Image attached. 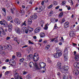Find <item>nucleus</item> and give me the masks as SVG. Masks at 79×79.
<instances>
[{
	"label": "nucleus",
	"instance_id": "f257e3e1",
	"mask_svg": "<svg viewBox=\"0 0 79 79\" xmlns=\"http://www.w3.org/2000/svg\"><path fill=\"white\" fill-rule=\"evenodd\" d=\"M63 52L61 50H58L56 51V53L54 54V56L55 58H60L62 56Z\"/></svg>",
	"mask_w": 79,
	"mask_h": 79
},
{
	"label": "nucleus",
	"instance_id": "f03ea898",
	"mask_svg": "<svg viewBox=\"0 0 79 79\" xmlns=\"http://www.w3.org/2000/svg\"><path fill=\"white\" fill-rule=\"evenodd\" d=\"M18 69H14L13 70L14 78L15 79H19V74L18 73Z\"/></svg>",
	"mask_w": 79,
	"mask_h": 79
},
{
	"label": "nucleus",
	"instance_id": "7ed1b4c3",
	"mask_svg": "<svg viewBox=\"0 0 79 79\" xmlns=\"http://www.w3.org/2000/svg\"><path fill=\"white\" fill-rule=\"evenodd\" d=\"M68 48H65L64 53V59L65 61L68 60Z\"/></svg>",
	"mask_w": 79,
	"mask_h": 79
},
{
	"label": "nucleus",
	"instance_id": "20e7f679",
	"mask_svg": "<svg viewBox=\"0 0 79 79\" xmlns=\"http://www.w3.org/2000/svg\"><path fill=\"white\" fill-rule=\"evenodd\" d=\"M27 27L28 28V29H27L26 27H24L23 28V31L25 32L26 34L28 33V30L30 31V32H31L33 30V28H31L29 27Z\"/></svg>",
	"mask_w": 79,
	"mask_h": 79
},
{
	"label": "nucleus",
	"instance_id": "39448f33",
	"mask_svg": "<svg viewBox=\"0 0 79 79\" xmlns=\"http://www.w3.org/2000/svg\"><path fill=\"white\" fill-rule=\"evenodd\" d=\"M69 69V67L68 66H64L63 67V69L61 70V71L62 73H67V71Z\"/></svg>",
	"mask_w": 79,
	"mask_h": 79
},
{
	"label": "nucleus",
	"instance_id": "423d86ee",
	"mask_svg": "<svg viewBox=\"0 0 79 79\" xmlns=\"http://www.w3.org/2000/svg\"><path fill=\"white\" fill-rule=\"evenodd\" d=\"M37 53H35L34 55L33 56V59L34 60V61H37L39 60V55L37 54Z\"/></svg>",
	"mask_w": 79,
	"mask_h": 79
},
{
	"label": "nucleus",
	"instance_id": "0eeeda50",
	"mask_svg": "<svg viewBox=\"0 0 79 79\" xmlns=\"http://www.w3.org/2000/svg\"><path fill=\"white\" fill-rule=\"evenodd\" d=\"M2 35H6V33L4 31V30L2 27H0V36H2Z\"/></svg>",
	"mask_w": 79,
	"mask_h": 79
},
{
	"label": "nucleus",
	"instance_id": "6e6552de",
	"mask_svg": "<svg viewBox=\"0 0 79 79\" xmlns=\"http://www.w3.org/2000/svg\"><path fill=\"white\" fill-rule=\"evenodd\" d=\"M41 28L40 27H38L36 28L35 30H34V32L35 34H37V33H38V32H39L40 31V29Z\"/></svg>",
	"mask_w": 79,
	"mask_h": 79
},
{
	"label": "nucleus",
	"instance_id": "1a4fd4ad",
	"mask_svg": "<svg viewBox=\"0 0 79 79\" xmlns=\"http://www.w3.org/2000/svg\"><path fill=\"white\" fill-rule=\"evenodd\" d=\"M14 22L16 24H20V23H21L20 20H19V19L18 18H16L15 19Z\"/></svg>",
	"mask_w": 79,
	"mask_h": 79
},
{
	"label": "nucleus",
	"instance_id": "9d476101",
	"mask_svg": "<svg viewBox=\"0 0 79 79\" xmlns=\"http://www.w3.org/2000/svg\"><path fill=\"white\" fill-rule=\"evenodd\" d=\"M39 65L41 68H44L45 66H46V64L44 62L40 63Z\"/></svg>",
	"mask_w": 79,
	"mask_h": 79
},
{
	"label": "nucleus",
	"instance_id": "9b49d317",
	"mask_svg": "<svg viewBox=\"0 0 79 79\" xmlns=\"http://www.w3.org/2000/svg\"><path fill=\"white\" fill-rule=\"evenodd\" d=\"M74 66L76 68H79V62H76L74 64Z\"/></svg>",
	"mask_w": 79,
	"mask_h": 79
},
{
	"label": "nucleus",
	"instance_id": "f8f14e48",
	"mask_svg": "<svg viewBox=\"0 0 79 79\" xmlns=\"http://www.w3.org/2000/svg\"><path fill=\"white\" fill-rule=\"evenodd\" d=\"M64 27L65 28H67L69 26V22H66L64 24Z\"/></svg>",
	"mask_w": 79,
	"mask_h": 79
},
{
	"label": "nucleus",
	"instance_id": "ddd939ff",
	"mask_svg": "<svg viewBox=\"0 0 79 79\" xmlns=\"http://www.w3.org/2000/svg\"><path fill=\"white\" fill-rule=\"evenodd\" d=\"M75 59L77 61H79V55L76 54L75 57Z\"/></svg>",
	"mask_w": 79,
	"mask_h": 79
},
{
	"label": "nucleus",
	"instance_id": "4468645a",
	"mask_svg": "<svg viewBox=\"0 0 79 79\" xmlns=\"http://www.w3.org/2000/svg\"><path fill=\"white\" fill-rule=\"evenodd\" d=\"M35 69H36V70H39V66L37 65V63H35Z\"/></svg>",
	"mask_w": 79,
	"mask_h": 79
},
{
	"label": "nucleus",
	"instance_id": "2eb2a0df",
	"mask_svg": "<svg viewBox=\"0 0 79 79\" xmlns=\"http://www.w3.org/2000/svg\"><path fill=\"white\" fill-rule=\"evenodd\" d=\"M73 73L74 74L77 76V75H78V74H79V71H78L77 69H76V70L73 71Z\"/></svg>",
	"mask_w": 79,
	"mask_h": 79
},
{
	"label": "nucleus",
	"instance_id": "dca6fc26",
	"mask_svg": "<svg viewBox=\"0 0 79 79\" xmlns=\"http://www.w3.org/2000/svg\"><path fill=\"white\" fill-rule=\"evenodd\" d=\"M57 68H58L59 69L61 67V62H59L57 63Z\"/></svg>",
	"mask_w": 79,
	"mask_h": 79
},
{
	"label": "nucleus",
	"instance_id": "f3484780",
	"mask_svg": "<svg viewBox=\"0 0 79 79\" xmlns=\"http://www.w3.org/2000/svg\"><path fill=\"white\" fill-rule=\"evenodd\" d=\"M15 31L17 33H18L19 34L20 33V32L21 31H20V29L18 27H16L15 28Z\"/></svg>",
	"mask_w": 79,
	"mask_h": 79
},
{
	"label": "nucleus",
	"instance_id": "a211bd4d",
	"mask_svg": "<svg viewBox=\"0 0 79 79\" xmlns=\"http://www.w3.org/2000/svg\"><path fill=\"white\" fill-rule=\"evenodd\" d=\"M30 18L31 19H35L37 18V16L36 15H32L30 17Z\"/></svg>",
	"mask_w": 79,
	"mask_h": 79
},
{
	"label": "nucleus",
	"instance_id": "6ab92c4d",
	"mask_svg": "<svg viewBox=\"0 0 79 79\" xmlns=\"http://www.w3.org/2000/svg\"><path fill=\"white\" fill-rule=\"evenodd\" d=\"M33 56V55L32 54H29L27 56V58L28 60H31Z\"/></svg>",
	"mask_w": 79,
	"mask_h": 79
},
{
	"label": "nucleus",
	"instance_id": "aec40b11",
	"mask_svg": "<svg viewBox=\"0 0 79 79\" xmlns=\"http://www.w3.org/2000/svg\"><path fill=\"white\" fill-rule=\"evenodd\" d=\"M51 21L52 23H55V21L56 22H57V21H58V19H57L55 20V18H52L51 19Z\"/></svg>",
	"mask_w": 79,
	"mask_h": 79
},
{
	"label": "nucleus",
	"instance_id": "412c9836",
	"mask_svg": "<svg viewBox=\"0 0 79 79\" xmlns=\"http://www.w3.org/2000/svg\"><path fill=\"white\" fill-rule=\"evenodd\" d=\"M32 50V47H30L27 48V50L28 53H30V52L31 51V50Z\"/></svg>",
	"mask_w": 79,
	"mask_h": 79
},
{
	"label": "nucleus",
	"instance_id": "4be33fe9",
	"mask_svg": "<svg viewBox=\"0 0 79 79\" xmlns=\"http://www.w3.org/2000/svg\"><path fill=\"white\" fill-rule=\"evenodd\" d=\"M16 55L17 57H19V58H20L21 57V54L20 52H16Z\"/></svg>",
	"mask_w": 79,
	"mask_h": 79
},
{
	"label": "nucleus",
	"instance_id": "5701e85b",
	"mask_svg": "<svg viewBox=\"0 0 79 79\" xmlns=\"http://www.w3.org/2000/svg\"><path fill=\"white\" fill-rule=\"evenodd\" d=\"M28 24L29 25H30V24H32V19H28Z\"/></svg>",
	"mask_w": 79,
	"mask_h": 79
},
{
	"label": "nucleus",
	"instance_id": "b1692460",
	"mask_svg": "<svg viewBox=\"0 0 79 79\" xmlns=\"http://www.w3.org/2000/svg\"><path fill=\"white\" fill-rule=\"evenodd\" d=\"M0 48H1V49H1V51L2 50H6V47L5 46H3V47L2 46H0Z\"/></svg>",
	"mask_w": 79,
	"mask_h": 79
},
{
	"label": "nucleus",
	"instance_id": "393cba45",
	"mask_svg": "<svg viewBox=\"0 0 79 79\" xmlns=\"http://www.w3.org/2000/svg\"><path fill=\"white\" fill-rule=\"evenodd\" d=\"M29 65L30 66V67L31 68V67H32V66H34V64L32 62H31L29 63Z\"/></svg>",
	"mask_w": 79,
	"mask_h": 79
},
{
	"label": "nucleus",
	"instance_id": "a878e982",
	"mask_svg": "<svg viewBox=\"0 0 79 79\" xmlns=\"http://www.w3.org/2000/svg\"><path fill=\"white\" fill-rule=\"evenodd\" d=\"M5 23H6V21H5V20H3V22L2 21H0V24H1V25H3V24L4 25H5Z\"/></svg>",
	"mask_w": 79,
	"mask_h": 79
},
{
	"label": "nucleus",
	"instance_id": "bb28decb",
	"mask_svg": "<svg viewBox=\"0 0 79 79\" xmlns=\"http://www.w3.org/2000/svg\"><path fill=\"white\" fill-rule=\"evenodd\" d=\"M70 36H71V37H73L74 36V32H73V31H71L70 32Z\"/></svg>",
	"mask_w": 79,
	"mask_h": 79
},
{
	"label": "nucleus",
	"instance_id": "cd10ccee",
	"mask_svg": "<svg viewBox=\"0 0 79 79\" xmlns=\"http://www.w3.org/2000/svg\"><path fill=\"white\" fill-rule=\"evenodd\" d=\"M40 37H45V34L44 33V32H41L40 34Z\"/></svg>",
	"mask_w": 79,
	"mask_h": 79
},
{
	"label": "nucleus",
	"instance_id": "c85d7f7f",
	"mask_svg": "<svg viewBox=\"0 0 79 79\" xmlns=\"http://www.w3.org/2000/svg\"><path fill=\"white\" fill-rule=\"evenodd\" d=\"M12 19V17H11V16H9L7 17V19L8 21H10V20H11Z\"/></svg>",
	"mask_w": 79,
	"mask_h": 79
},
{
	"label": "nucleus",
	"instance_id": "c756f323",
	"mask_svg": "<svg viewBox=\"0 0 79 79\" xmlns=\"http://www.w3.org/2000/svg\"><path fill=\"white\" fill-rule=\"evenodd\" d=\"M44 24V20H42L40 22V24H41V27H43V24Z\"/></svg>",
	"mask_w": 79,
	"mask_h": 79
},
{
	"label": "nucleus",
	"instance_id": "7c9ffc66",
	"mask_svg": "<svg viewBox=\"0 0 79 79\" xmlns=\"http://www.w3.org/2000/svg\"><path fill=\"white\" fill-rule=\"evenodd\" d=\"M7 48L9 50H11L12 49V47H11V45H9L7 46Z\"/></svg>",
	"mask_w": 79,
	"mask_h": 79
},
{
	"label": "nucleus",
	"instance_id": "2f4dec72",
	"mask_svg": "<svg viewBox=\"0 0 79 79\" xmlns=\"http://www.w3.org/2000/svg\"><path fill=\"white\" fill-rule=\"evenodd\" d=\"M10 62H11V63H12V64H15V60H13V59H11L10 60Z\"/></svg>",
	"mask_w": 79,
	"mask_h": 79
},
{
	"label": "nucleus",
	"instance_id": "473e14b6",
	"mask_svg": "<svg viewBox=\"0 0 79 79\" xmlns=\"http://www.w3.org/2000/svg\"><path fill=\"white\" fill-rule=\"evenodd\" d=\"M20 13H21V15H24V11L23 9L21 10H20Z\"/></svg>",
	"mask_w": 79,
	"mask_h": 79
},
{
	"label": "nucleus",
	"instance_id": "72a5a7b5",
	"mask_svg": "<svg viewBox=\"0 0 79 79\" xmlns=\"http://www.w3.org/2000/svg\"><path fill=\"white\" fill-rule=\"evenodd\" d=\"M53 6V4H52L51 5H50L49 6H48V8L49 9H50V8H52Z\"/></svg>",
	"mask_w": 79,
	"mask_h": 79
},
{
	"label": "nucleus",
	"instance_id": "f704fd0d",
	"mask_svg": "<svg viewBox=\"0 0 79 79\" xmlns=\"http://www.w3.org/2000/svg\"><path fill=\"white\" fill-rule=\"evenodd\" d=\"M27 79H31V75H28L27 76Z\"/></svg>",
	"mask_w": 79,
	"mask_h": 79
},
{
	"label": "nucleus",
	"instance_id": "c9c22d12",
	"mask_svg": "<svg viewBox=\"0 0 79 79\" xmlns=\"http://www.w3.org/2000/svg\"><path fill=\"white\" fill-rule=\"evenodd\" d=\"M49 48H50V45H48L45 47V48L46 50H48V49H49Z\"/></svg>",
	"mask_w": 79,
	"mask_h": 79
},
{
	"label": "nucleus",
	"instance_id": "e433bc0d",
	"mask_svg": "<svg viewBox=\"0 0 79 79\" xmlns=\"http://www.w3.org/2000/svg\"><path fill=\"white\" fill-rule=\"evenodd\" d=\"M24 58H22L20 59V62H21V63H23V61H24Z\"/></svg>",
	"mask_w": 79,
	"mask_h": 79
},
{
	"label": "nucleus",
	"instance_id": "4c0bfd02",
	"mask_svg": "<svg viewBox=\"0 0 79 79\" xmlns=\"http://www.w3.org/2000/svg\"><path fill=\"white\" fill-rule=\"evenodd\" d=\"M53 15V11H51L50 13L48 14V15L50 16H52Z\"/></svg>",
	"mask_w": 79,
	"mask_h": 79
},
{
	"label": "nucleus",
	"instance_id": "58836bf2",
	"mask_svg": "<svg viewBox=\"0 0 79 79\" xmlns=\"http://www.w3.org/2000/svg\"><path fill=\"white\" fill-rule=\"evenodd\" d=\"M26 21H24L23 23H22V25H23V26H26L27 25L26 24Z\"/></svg>",
	"mask_w": 79,
	"mask_h": 79
},
{
	"label": "nucleus",
	"instance_id": "ea45409f",
	"mask_svg": "<svg viewBox=\"0 0 79 79\" xmlns=\"http://www.w3.org/2000/svg\"><path fill=\"white\" fill-rule=\"evenodd\" d=\"M48 62L49 63H52V61L49 58H48V60H47Z\"/></svg>",
	"mask_w": 79,
	"mask_h": 79
},
{
	"label": "nucleus",
	"instance_id": "a19ab883",
	"mask_svg": "<svg viewBox=\"0 0 79 79\" xmlns=\"http://www.w3.org/2000/svg\"><path fill=\"white\" fill-rule=\"evenodd\" d=\"M1 54L3 56H4V55H5V52L4 51H2L1 52Z\"/></svg>",
	"mask_w": 79,
	"mask_h": 79
},
{
	"label": "nucleus",
	"instance_id": "79ce46f5",
	"mask_svg": "<svg viewBox=\"0 0 79 79\" xmlns=\"http://www.w3.org/2000/svg\"><path fill=\"white\" fill-rule=\"evenodd\" d=\"M27 73L28 72L27 71H23V72L22 73L23 75H25V74H27Z\"/></svg>",
	"mask_w": 79,
	"mask_h": 79
},
{
	"label": "nucleus",
	"instance_id": "37998d69",
	"mask_svg": "<svg viewBox=\"0 0 79 79\" xmlns=\"http://www.w3.org/2000/svg\"><path fill=\"white\" fill-rule=\"evenodd\" d=\"M68 2H69V3H71L72 5H73V1L69 0Z\"/></svg>",
	"mask_w": 79,
	"mask_h": 79
},
{
	"label": "nucleus",
	"instance_id": "c03bdc74",
	"mask_svg": "<svg viewBox=\"0 0 79 79\" xmlns=\"http://www.w3.org/2000/svg\"><path fill=\"white\" fill-rule=\"evenodd\" d=\"M63 78L64 79H68V76H64Z\"/></svg>",
	"mask_w": 79,
	"mask_h": 79
},
{
	"label": "nucleus",
	"instance_id": "a18cd8bd",
	"mask_svg": "<svg viewBox=\"0 0 79 79\" xmlns=\"http://www.w3.org/2000/svg\"><path fill=\"white\" fill-rule=\"evenodd\" d=\"M8 27H10V28H12V24L11 23L9 24Z\"/></svg>",
	"mask_w": 79,
	"mask_h": 79
},
{
	"label": "nucleus",
	"instance_id": "49530a36",
	"mask_svg": "<svg viewBox=\"0 0 79 79\" xmlns=\"http://www.w3.org/2000/svg\"><path fill=\"white\" fill-rule=\"evenodd\" d=\"M63 15V12H61L59 15V16L60 17H61V16H62Z\"/></svg>",
	"mask_w": 79,
	"mask_h": 79
},
{
	"label": "nucleus",
	"instance_id": "de8ad7c7",
	"mask_svg": "<svg viewBox=\"0 0 79 79\" xmlns=\"http://www.w3.org/2000/svg\"><path fill=\"white\" fill-rule=\"evenodd\" d=\"M47 29H48V27L47 26V25H45L44 27V29L45 30H47Z\"/></svg>",
	"mask_w": 79,
	"mask_h": 79
},
{
	"label": "nucleus",
	"instance_id": "09e8293b",
	"mask_svg": "<svg viewBox=\"0 0 79 79\" xmlns=\"http://www.w3.org/2000/svg\"><path fill=\"white\" fill-rule=\"evenodd\" d=\"M10 73V71H7L6 73V75H7V74H8L9 73Z\"/></svg>",
	"mask_w": 79,
	"mask_h": 79
},
{
	"label": "nucleus",
	"instance_id": "8fccbe9b",
	"mask_svg": "<svg viewBox=\"0 0 79 79\" xmlns=\"http://www.w3.org/2000/svg\"><path fill=\"white\" fill-rule=\"evenodd\" d=\"M17 39H18L17 37H15L14 39V41H16V42H18V40H17Z\"/></svg>",
	"mask_w": 79,
	"mask_h": 79
},
{
	"label": "nucleus",
	"instance_id": "3c124183",
	"mask_svg": "<svg viewBox=\"0 0 79 79\" xmlns=\"http://www.w3.org/2000/svg\"><path fill=\"white\" fill-rule=\"evenodd\" d=\"M10 39H11V38H10V37L7 36V37L6 38V40H10Z\"/></svg>",
	"mask_w": 79,
	"mask_h": 79
},
{
	"label": "nucleus",
	"instance_id": "603ef678",
	"mask_svg": "<svg viewBox=\"0 0 79 79\" xmlns=\"http://www.w3.org/2000/svg\"><path fill=\"white\" fill-rule=\"evenodd\" d=\"M65 21V20L64 19H62V21L61 23V24H62V23H63Z\"/></svg>",
	"mask_w": 79,
	"mask_h": 79
},
{
	"label": "nucleus",
	"instance_id": "864d4df0",
	"mask_svg": "<svg viewBox=\"0 0 79 79\" xmlns=\"http://www.w3.org/2000/svg\"><path fill=\"white\" fill-rule=\"evenodd\" d=\"M53 3L54 5H57V2L56 1H54Z\"/></svg>",
	"mask_w": 79,
	"mask_h": 79
},
{
	"label": "nucleus",
	"instance_id": "5fc2aeb1",
	"mask_svg": "<svg viewBox=\"0 0 79 79\" xmlns=\"http://www.w3.org/2000/svg\"><path fill=\"white\" fill-rule=\"evenodd\" d=\"M28 42L30 44H34L32 42L31 40H29L28 41Z\"/></svg>",
	"mask_w": 79,
	"mask_h": 79
},
{
	"label": "nucleus",
	"instance_id": "6e6d98bb",
	"mask_svg": "<svg viewBox=\"0 0 79 79\" xmlns=\"http://www.w3.org/2000/svg\"><path fill=\"white\" fill-rule=\"evenodd\" d=\"M58 28V27L56 26V24H55L54 26V29H57Z\"/></svg>",
	"mask_w": 79,
	"mask_h": 79
},
{
	"label": "nucleus",
	"instance_id": "4d7b16f0",
	"mask_svg": "<svg viewBox=\"0 0 79 79\" xmlns=\"http://www.w3.org/2000/svg\"><path fill=\"white\" fill-rule=\"evenodd\" d=\"M8 31H9L10 32H11V31H12V28H9L8 29Z\"/></svg>",
	"mask_w": 79,
	"mask_h": 79
},
{
	"label": "nucleus",
	"instance_id": "13d9d810",
	"mask_svg": "<svg viewBox=\"0 0 79 79\" xmlns=\"http://www.w3.org/2000/svg\"><path fill=\"white\" fill-rule=\"evenodd\" d=\"M29 7H30V6H28L26 7V10L27 11L28 10V8H29Z\"/></svg>",
	"mask_w": 79,
	"mask_h": 79
},
{
	"label": "nucleus",
	"instance_id": "bf43d9fd",
	"mask_svg": "<svg viewBox=\"0 0 79 79\" xmlns=\"http://www.w3.org/2000/svg\"><path fill=\"white\" fill-rule=\"evenodd\" d=\"M10 10L11 11V13H12V14H13V13H14V11H13V9H12V8H11Z\"/></svg>",
	"mask_w": 79,
	"mask_h": 79
},
{
	"label": "nucleus",
	"instance_id": "052dcab7",
	"mask_svg": "<svg viewBox=\"0 0 79 79\" xmlns=\"http://www.w3.org/2000/svg\"><path fill=\"white\" fill-rule=\"evenodd\" d=\"M6 9H5V8H4L2 9V10L5 13H6V10H5Z\"/></svg>",
	"mask_w": 79,
	"mask_h": 79
},
{
	"label": "nucleus",
	"instance_id": "680f3d73",
	"mask_svg": "<svg viewBox=\"0 0 79 79\" xmlns=\"http://www.w3.org/2000/svg\"><path fill=\"white\" fill-rule=\"evenodd\" d=\"M65 3H66V2L65 1H63L62 3V5H64Z\"/></svg>",
	"mask_w": 79,
	"mask_h": 79
},
{
	"label": "nucleus",
	"instance_id": "e2e57ef3",
	"mask_svg": "<svg viewBox=\"0 0 79 79\" xmlns=\"http://www.w3.org/2000/svg\"><path fill=\"white\" fill-rule=\"evenodd\" d=\"M6 67L5 66H4L2 67V69H6Z\"/></svg>",
	"mask_w": 79,
	"mask_h": 79
},
{
	"label": "nucleus",
	"instance_id": "0e129e2a",
	"mask_svg": "<svg viewBox=\"0 0 79 79\" xmlns=\"http://www.w3.org/2000/svg\"><path fill=\"white\" fill-rule=\"evenodd\" d=\"M33 38L34 39H37V37L35 36H33Z\"/></svg>",
	"mask_w": 79,
	"mask_h": 79
},
{
	"label": "nucleus",
	"instance_id": "69168bd1",
	"mask_svg": "<svg viewBox=\"0 0 79 79\" xmlns=\"http://www.w3.org/2000/svg\"><path fill=\"white\" fill-rule=\"evenodd\" d=\"M54 42H55V43H57V42H58V40L56 39L54 41Z\"/></svg>",
	"mask_w": 79,
	"mask_h": 79
},
{
	"label": "nucleus",
	"instance_id": "338daca9",
	"mask_svg": "<svg viewBox=\"0 0 79 79\" xmlns=\"http://www.w3.org/2000/svg\"><path fill=\"white\" fill-rule=\"evenodd\" d=\"M5 61H6V62H8V61H9V59H6L5 60Z\"/></svg>",
	"mask_w": 79,
	"mask_h": 79
},
{
	"label": "nucleus",
	"instance_id": "774afa93",
	"mask_svg": "<svg viewBox=\"0 0 79 79\" xmlns=\"http://www.w3.org/2000/svg\"><path fill=\"white\" fill-rule=\"evenodd\" d=\"M22 76H21V75H19V78H20V79H23L22 78Z\"/></svg>",
	"mask_w": 79,
	"mask_h": 79
}]
</instances>
